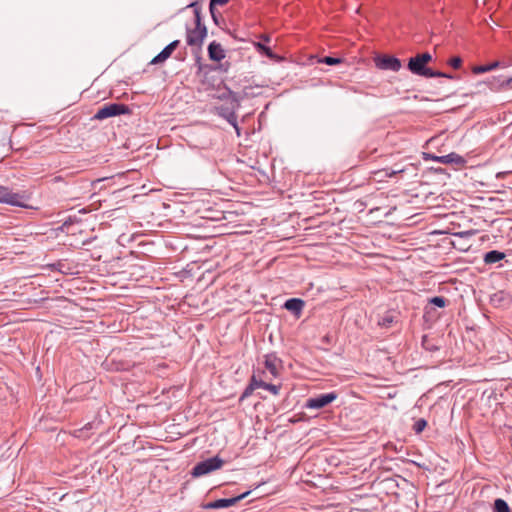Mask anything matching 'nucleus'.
<instances>
[{
  "instance_id": "obj_1",
  "label": "nucleus",
  "mask_w": 512,
  "mask_h": 512,
  "mask_svg": "<svg viewBox=\"0 0 512 512\" xmlns=\"http://www.w3.org/2000/svg\"><path fill=\"white\" fill-rule=\"evenodd\" d=\"M224 465V460L219 456H214L198 462L191 470V475L194 478L205 476L211 472L219 470Z\"/></svg>"
},
{
  "instance_id": "obj_2",
  "label": "nucleus",
  "mask_w": 512,
  "mask_h": 512,
  "mask_svg": "<svg viewBox=\"0 0 512 512\" xmlns=\"http://www.w3.org/2000/svg\"><path fill=\"white\" fill-rule=\"evenodd\" d=\"M27 200L28 196L25 193H16L6 186H0V203L22 208H29V206L26 204Z\"/></svg>"
},
{
  "instance_id": "obj_3",
  "label": "nucleus",
  "mask_w": 512,
  "mask_h": 512,
  "mask_svg": "<svg viewBox=\"0 0 512 512\" xmlns=\"http://www.w3.org/2000/svg\"><path fill=\"white\" fill-rule=\"evenodd\" d=\"M131 110L130 108L122 103H109L105 104L101 108L98 109L97 113L95 114L94 118L97 120H104L110 117L118 116V115H124V114H130Z\"/></svg>"
},
{
  "instance_id": "obj_4",
  "label": "nucleus",
  "mask_w": 512,
  "mask_h": 512,
  "mask_svg": "<svg viewBox=\"0 0 512 512\" xmlns=\"http://www.w3.org/2000/svg\"><path fill=\"white\" fill-rule=\"evenodd\" d=\"M338 394L336 392H329L325 394H320L315 397L309 398L306 401L305 407L309 409H321L328 404L332 403L336 400Z\"/></svg>"
},
{
  "instance_id": "obj_5",
  "label": "nucleus",
  "mask_w": 512,
  "mask_h": 512,
  "mask_svg": "<svg viewBox=\"0 0 512 512\" xmlns=\"http://www.w3.org/2000/svg\"><path fill=\"white\" fill-rule=\"evenodd\" d=\"M264 366L272 378H277L282 369V360L275 353H269L264 356Z\"/></svg>"
},
{
  "instance_id": "obj_6",
  "label": "nucleus",
  "mask_w": 512,
  "mask_h": 512,
  "mask_svg": "<svg viewBox=\"0 0 512 512\" xmlns=\"http://www.w3.org/2000/svg\"><path fill=\"white\" fill-rule=\"evenodd\" d=\"M206 36V26H195L194 29H187V44L189 46H201Z\"/></svg>"
},
{
  "instance_id": "obj_7",
  "label": "nucleus",
  "mask_w": 512,
  "mask_h": 512,
  "mask_svg": "<svg viewBox=\"0 0 512 512\" xmlns=\"http://www.w3.org/2000/svg\"><path fill=\"white\" fill-rule=\"evenodd\" d=\"M376 66L381 70L397 72L401 68V61L394 56H382L375 59Z\"/></svg>"
},
{
  "instance_id": "obj_8",
  "label": "nucleus",
  "mask_w": 512,
  "mask_h": 512,
  "mask_svg": "<svg viewBox=\"0 0 512 512\" xmlns=\"http://www.w3.org/2000/svg\"><path fill=\"white\" fill-rule=\"evenodd\" d=\"M408 69L411 71V73L426 78L428 77V75H433L432 69L424 65V63L420 61L417 55L409 59Z\"/></svg>"
},
{
  "instance_id": "obj_9",
  "label": "nucleus",
  "mask_w": 512,
  "mask_h": 512,
  "mask_svg": "<svg viewBox=\"0 0 512 512\" xmlns=\"http://www.w3.org/2000/svg\"><path fill=\"white\" fill-rule=\"evenodd\" d=\"M179 43V40L172 41L158 55H156L152 59L151 64H159L167 60L171 56L173 51L178 47Z\"/></svg>"
},
{
  "instance_id": "obj_10",
  "label": "nucleus",
  "mask_w": 512,
  "mask_h": 512,
  "mask_svg": "<svg viewBox=\"0 0 512 512\" xmlns=\"http://www.w3.org/2000/svg\"><path fill=\"white\" fill-rule=\"evenodd\" d=\"M208 56L210 60L220 62L223 60L226 56L225 50L223 49L222 45L216 41H212L208 45Z\"/></svg>"
},
{
  "instance_id": "obj_11",
  "label": "nucleus",
  "mask_w": 512,
  "mask_h": 512,
  "mask_svg": "<svg viewBox=\"0 0 512 512\" xmlns=\"http://www.w3.org/2000/svg\"><path fill=\"white\" fill-rule=\"evenodd\" d=\"M434 159L443 164L463 165L465 163V159L454 152L443 156H437Z\"/></svg>"
},
{
  "instance_id": "obj_12",
  "label": "nucleus",
  "mask_w": 512,
  "mask_h": 512,
  "mask_svg": "<svg viewBox=\"0 0 512 512\" xmlns=\"http://www.w3.org/2000/svg\"><path fill=\"white\" fill-rule=\"evenodd\" d=\"M304 305L305 302L302 299L290 298L284 303V308L295 315H299L302 312Z\"/></svg>"
},
{
  "instance_id": "obj_13",
  "label": "nucleus",
  "mask_w": 512,
  "mask_h": 512,
  "mask_svg": "<svg viewBox=\"0 0 512 512\" xmlns=\"http://www.w3.org/2000/svg\"><path fill=\"white\" fill-rule=\"evenodd\" d=\"M250 493H251V491H246V492H244L238 496L232 497V498L217 499L218 509L233 506L236 503H238L239 501H241L242 499L246 498Z\"/></svg>"
},
{
  "instance_id": "obj_14",
  "label": "nucleus",
  "mask_w": 512,
  "mask_h": 512,
  "mask_svg": "<svg viewBox=\"0 0 512 512\" xmlns=\"http://www.w3.org/2000/svg\"><path fill=\"white\" fill-rule=\"evenodd\" d=\"M505 257L503 252L497 250H491L484 255V262L486 264H494L499 262Z\"/></svg>"
},
{
  "instance_id": "obj_15",
  "label": "nucleus",
  "mask_w": 512,
  "mask_h": 512,
  "mask_svg": "<svg viewBox=\"0 0 512 512\" xmlns=\"http://www.w3.org/2000/svg\"><path fill=\"white\" fill-rule=\"evenodd\" d=\"M402 172H404V169L400 168L396 165L393 168H385V169L376 171L375 175L379 176V177H394L395 175L400 174Z\"/></svg>"
},
{
  "instance_id": "obj_16",
  "label": "nucleus",
  "mask_w": 512,
  "mask_h": 512,
  "mask_svg": "<svg viewBox=\"0 0 512 512\" xmlns=\"http://www.w3.org/2000/svg\"><path fill=\"white\" fill-rule=\"evenodd\" d=\"M500 66V62L499 61H494L490 64H487V65H478V66H474L472 68V72L474 74H482V73H486V72H489V71H492L496 68H498Z\"/></svg>"
},
{
  "instance_id": "obj_17",
  "label": "nucleus",
  "mask_w": 512,
  "mask_h": 512,
  "mask_svg": "<svg viewBox=\"0 0 512 512\" xmlns=\"http://www.w3.org/2000/svg\"><path fill=\"white\" fill-rule=\"evenodd\" d=\"M492 511L493 512H511V509H510L508 503L504 499L497 498L494 501Z\"/></svg>"
},
{
  "instance_id": "obj_18",
  "label": "nucleus",
  "mask_w": 512,
  "mask_h": 512,
  "mask_svg": "<svg viewBox=\"0 0 512 512\" xmlns=\"http://www.w3.org/2000/svg\"><path fill=\"white\" fill-rule=\"evenodd\" d=\"M188 8H193L194 16H195V26H205L202 23V17H201V7L197 2H192L189 5H187Z\"/></svg>"
},
{
  "instance_id": "obj_19",
  "label": "nucleus",
  "mask_w": 512,
  "mask_h": 512,
  "mask_svg": "<svg viewBox=\"0 0 512 512\" xmlns=\"http://www.w3.org/2000/svg\"><path fill=\"white\" fill-rule=\"evenodd\" d=\"M490 300L494 306H501L504 302L508 301V295L503 291H499L493 294Z\"/></svg>"
},
{
  "instance_id": "obj_20",
  "label": "nucleus",
  "mask_w": 512,
  "mask_h": 512,
  "mask_svg": "<svg viewBox=\"0 0 512 512\" xmlns=\"http://www.w3.org/2000/svg\"><path fill=\"white\" fill-rule=\"evenodd\" d=\"M226 119H227L228 123L234 127L237 135H240V129L237 124V115L234 112H231L228 114Z\"/></svg>"
},
{
  "instance_id": "obj_21",
  "label": "nucleus",
  "mask_w": 512,
  "mask_h": 512,
  "mask_svg": "<svg viewBox=\"0 0 512 512\" xmlns=\"http://www.w3.org/2000/svg\"><path fill=\"white\" fill-rule=\"evenodd\" d=\"M100 425V422L99 421H92V422H89L87 423L83 428H81L78 432H79V435L78 436H82V434L86 431H90L92 429H97L98 426Z\"/></svg>"
},
{
  "instance_id": "obj_22",
  "label": "nucleus",
  "mask_w": 512,
  "mask_h": 512,
  "mask_svg": "<svg viewBox=\"0 0 512 512\" xmlns=\"http://www.w3.org/2000/svg\"><path fill=\"white\" fill-rule=\"evenodd\" d=\"M265 383V381H263L262 379H258L255 375H253L250 379L249 385H251L254 388V390L257 388L264 389Z\"/></svg>"
},
{
  "instance_id": "obj_23",
  "label": "nucleus",
  "mask_w": 512,
  "mask_h": 512,
  "mask_svg": "<svg viewBox=\"0 0 512 512\" xmlns=\"http://www.w3.org/2000/svg\"><path fill=\"white\" fill-rule=\"evenodd\" d=\"M446 299L442 296H435L433 298L430 299V303L439 307V308H443L446 306Z\"/></svg>"
},
{
  "instance_id": "obj_24",
  "label": "nucleus",
  "mask_w": 512,
  "mask_h": 512,
  "mask_svg": "<svg viewBox=\"0 0 512 512\" xmlns=\"http://www.w3.org/2000/svg\"><path fill=\"white\" fill-rule=\"evenodd\" d=\"M341 61L342 60L340 58H335V57H331V56H325L320 60L321 63L330 65V66L339 64V63H341Z\"/></svg>"
},
{
  "instance_id": "obj_25",
  "label": "nucleus",
  "mask_w": 512,
  "mask_h": 512,
  "mask_svg": "<svg viewBox=\"0 0 512 512\" xmlns=\"http://www.w3.org/2000/svg\"><path fill=\"white\" fill-rule=\"evenodd\" d=\"M427 426V422L425 419H418L414 426H413V430L416 432V433H421L425 427Z\"/></svg>"
},
{
  "instance_id": "obj_26",
  "label": "nucleus",
  "mask_w": 512,
  "mask_h": 512,
  "mask_svg": "<svg viewBox=\"0 0 512 512\" xmlns=\"http://www.w3.org/2000/svg\"><path fill=\"white\" fill-rule=\"evenodd\" d=\"M264 389L271 392L273 395H278L280 391V385H274L266 382Z\"/></svg>"
},
{
  "instance_id": "obj_27",
  "label": "nucleus",
  "mask_w": 512,
  "mask_h": 512,
  "mask_svg": "<svg viewBox=\"0 0 512 512\" xmlns=\"http://www.w3.org/2000/svg\"><path fill=\"white\" fill-rule=\"evenodd\" d=\"M449 65L452 66L454 69H459L461 67V64H462V59L458 56L456 57H452L450 60H449Z\"/></svg>"
},
{
  "instance_id": "obj_28",
  "label": "nucleus",
  "mask_w": 512,
  "mask_h": 512,
  "mask_svg": "<svg viewBox=\"0 0 512 512\" xmlns=\"http://www.w3.org/2000/svg\"><path fill=\"white\" fill-rule=\"evenodd\" d=\"M393 322V317L390 315H386L382 317V319L378 322L379 325L383 327H390L391 323Z\"/></svg>"
},
{
  "instance_id": "obj_29",
  "label": "nucleus",
  "mask_w": 512,
  "mask_h": 512,
  "mask_svg": "<svg viewBox=\"0 0 512 512\" xmlns=\"http://www.w3.org/2000/svg\"><path fill=\"white\" fill-rule=\"evenodd\" d=\"M417 56L419 57L420 61L424 63V65L432 60V55L428 52L417 54Z\"/></svg>"
},
{
  "instance_id": "obj_30",
  "label": "nucleus",
  "mask_w": 512,
  "mask_h": 512,
  "mask_svg": "<svg viewBox=\"0 0 512 512\" xmlns=\"http://www.w3.org/2000/svg\"><path fill=\"white\" fill-rule=\"evenodd\" d=\"M256 47L258 48L259 51H263L269 57L273 55L271 49L262 43H257Z\"/></svg>"
},
{
  "instance_id": "obj_31",
  "label": "nucleus",
  "mask_w": 512,
  "mask_h": 512,
  "mask_svg": "<svg viewBox=\"0 0 512 512\" xmlns=\"http://www.w3.org/2000/svg\"><path fill=\"white\" fill-rule=\"evenodd\" d=\"M432 74H434V75H428L427 78H435V77H445V78H450V79L453 78V76H451L447 73H444V72H440V71L432 70Z\"/></svg>"
},
{
  "instance_id": "obj_32",
  "label": "nucleus",
  "mask_w": 512,
  "mask_h": 512,
  "mask_svg": "<svg viewBox=\"0 0 512 512\" xmlns=\"http://www.w3.org/2000/svg\"><path fill=\"white\" fill-rule=\"evenodd\" d=\"M253 391H254V388L251 385H248L245 388V390L243 391V393H242V395L240 397V400H243V399L249 397L250 395H252Z\"/></svg>"
},
{
  "instance_id": "obj_33",
  "label": "nucleus",
  "mask_w": 512,
  "mask_h": 512,
  "mask_svg": "<svg viewBox=\"0 0 512 512\" xmlns=\"http://www.w3.org/2000/svg\"><path fill=\"white\" fill-rule=\"evenodd\" d=\"M209 10H210V13H211V16H212V19H213L214 23L216 25H219L218 16L215 13V6H210L209 5Z\"/></svg>"
},
{
  "instance_id": "obj_34",
  "label": "nucleus",
  "mask_w": 512,
  "mask_h": 512,
  "mask_svg": "<svg viewBox=\"0 0 512 512\" xmlns=\"http://www.w3.org/2000/svg\"><path fill=\"white\" fill-rule=\"evenodd\" d=\"M499 86L512 88V76L503 80Z\"/></svg>"
},
{
  "instance_id": "obj_35",
  "label": "nucleus",
  "mask_w": 512,
  "mask_h": 512,
  "mask_svg": "<svg viewBox=\"0 0 512 512\" xmlns=\"http://www.w3.org/2000/svg\"><path fill=\"white\" fill-rule=\"evenodd\" d=\"M229 2V0H210V6H215V5H225Z\"/></svg>"
},
{
  "instance_id": "obj_36",
  "label": "nucleus",
  "mask_w": 512,
  "mask_h": 512,
  "mask_svg": "<svg viewBox=\"0 0 512 512\" xmlns=\"http://www.w3.org/2000/svg\"><path fill=\"white\" fill-rule=\"evenodd\" d=\"M205 509H218L217 500L209 502L203 506Z\"/></svg>"
},
{
  "instance_id": "obj_37",
  "label": "nucleus",
  "mask_w": 512,
  "mask_h": 512,
  "mask_svg": "<svg viewBox=\"0 0 512 512\" xmlns=\"http://www.w3.org/2000/svg\"><path fill=\"white\" fill-rule=\"evenodd\" d=\"M262 39L266 42H269L270 41V37L269 36H266V35H263L262 36Z\"/></svg>"
},
{
  "instance_id": "obj_38",
  "label": "nucleus",
  "mask_w": 512,
  "mask_h": 512,
  "mask_svg": "<svg viewBox=\"0 0 512 512\" xmlns=\"http://www.w3.org/2000/svg\"><path fill=\"white\" fill-rule=\"evenodd\" d=\"M466 234H469V232H460V235H466Z\"/></svg>"
}]
</instances>
